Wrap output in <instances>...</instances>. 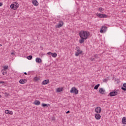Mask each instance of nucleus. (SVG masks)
Here are the masks:
<instances>
[{
  "mask_svg": "<svg viewBox=\"0 0 126 126\" xmlns=\"http://www.w3.org/2000/svg\"><path fill=\"white\" fill-rule=\"evenodd\" d=\"M89 32L87 31H81L79 32V36L81 39H87L88 36H89Z\"/></svg>",
  "mask_w": 126,
  "mask_h": 126,
  "instance_id": "nucleus-1",
  "label": "nucleus"
},
{
  "mask_svg": "<svg viewBox=\"0 0 126 126\" xmlns=\"http://www.w3.org/2000/svg\"><path fill=\"white\" fill-rule=\"evenodd\" d=\"M52 56L53 58H57V56H58V54L56 53H52Z\"/></svg>",
  "mask_w": 126,
  "mask_h": 126,
  "instance_id": "nucleus-21",
  "label": "nucleus"
},
{
  "mask_svg": "<svg viewBox=\"0 0 126 126\" xmlns=\"http://www.w3.org/2000/svg\"><path fill=\"white\" fill-rule=\"evenodd\" d=\"M0 98H1V95L0 94Z\"/></svg>",
  "mask_w": 126,
  "mask_h": 126,
  "instance_id": "nucleus-40",
  "label": "nucleus"
},
{
  "mask_svg": "<svg viewBox=\"0 0 126 126\" xmlns=\"http://www.w3.org/2000/svg\"><path fill=\"white\" fill-rule=\"evenodd\" d=\"M122 124L123 125H126V118L124 117L122 119Z\"/></svg>",
  "mask_w": 126,
  "mask_h": 126,
  "instance_id": "nucleus-13",
  "label": "nucleus"
},
{
  "mask_svg": "<svg viewBox=\"0 0 126 126\" xmlns=\"http://www.w3.org/2000/svg\"><path fill=\"white\" fill-rule=\"evenodd\" d=\"M19 7V4H18V3H16V4L15 5V10L17 9V8H18Z\"/></svg>",
  "mask_w": 126,
  "mask_h": 126,
  "instance_id": "nucleus-22",
  "label": "nucleus"
},
{
  "mask_svg": "<svg viewBox=\"0 0 126 126\" xmlns=\"http://www.w3.org/2000/svg\"><path fill=\"white\" fill-rule=\"evenodd\" d=\"M70 92V93H73L75 95H77L78 94V90L75 87H73L71 89Z\"/></svg>",
  "mask_w": 126,
  "mask_h": 126,
  "instance_id": "nucleus-3",
  "label": "nucleus"
},
{
  "mask_svg": "<svg viewBox=\"0 0 126 126\" xmlns=\"http://www.w3.org/2000/svg\"><path fill=\"white\" fill-rule=\"evenodd\" d=\"M24 74H25V75H27V72H24Z\"/></svg>",
  "mask_w": 126,
  "mask_h": 126,
  "instance_id": "nucleus-38",
  "label": "nucleus"
},
{
  "mask_svg": "<svg viewBox=\"0 0 126 126\" xmlns=\"http://www.w3.org/2000/svg\"><path fill=\"white\" fill-rule=\"evenodd\" d=\"M27 82V80L26 79H21L19 81V83L21 84H24V83H26Z\"/></svg>",
  "mask_w": 126,
  "mask_h": 126,
  "instance_id": "nucleus-9",
  "label": "nucleus"
},
{
  "mask_svg": "<svg viewBox=\"0 0 126 126\" xmlns=\"http://www.w3.org/2000/svg\"><path fill=\"white\" fill-rule=\"evenodd\" d=\"M123 87H125V88H126V83H124L123 84Z\"/></svg>",
  "mask_w": 126,
  "mask_h": 126,
  "instance_id": "nucleus-34",
  "label": "nucleus"
},
{
  "mask_svg": "<svg viewBox=\"0 0 126 126\" xmlns=\"http://www.w3.org/2000/svg\"><path fill=\"white\" fill-rule=\"evenodd\" d=\"M95 112H96V113H101L102 110L101 109V107H96V108H95Z\"/></svg>",
  "mask_w": 126,
  "mask_h": 126,
  "instance_id": "nucleus-8",
  "label": "nucleus"
},
{
  "mask_svg": "<svg viewBox=\"0 0 126 126\" xmlns=\"http://www.w3.org/2000/svg\"><path fill=\"white\" fill-rule=\"evenodd\" d=\"M2 5V3L1 2H0V6H1Z\"/></svg>",
  "mask_w": 126,
  "mask_h": 126,
  "instance_id": "nucleus-39",
  "label": "nucleus"
},
{
  "mask_svg": "<svg viewBox=\"0 0 126 126\" xmlns=\"http://www.w3.org/2000/svg\"><path fill=\"white\" fill-rule=\"evenodd\" d=\"M11 8L12 9H14V10H15V5L14 4H11L10 5Z\"/></svg>",
  "mask_w": 126,
  "mask_h": 126,
  "instance_id": "nucleus-17",
  "label": "nucleus"
},
{
  "mask_svg": "<svg viewBox=\"0 0 126 126\" xmlns=\"http://www.w3.org/2000/svg\"><path fill=\"white\" fill-rule=\"evenodd\" d=\"M32 3L33 5H35V6H37L39 5V3L36 0H33Z\"/></svg>",
  "mask_w": 126,
  "mask_h": 126,
  "instance_id": "nucleus-10",
  "label": "nucleus"
},
{
  "mask_svg": "<svg viewBox=\"0 0 126 126\" xmlns=\"http://www.w3.org/2000/svg\"><path fill=\"white\" fill-rule=\"evenodd\" d=\"M107 31V28L105 27H102L100 30V33H105Z\"/></svg>",
  "mask_w": 126,
  "mask_h": 126,
  "instance_id": "nucleus-5",
  "label": "nucleus"
},
{
  "mask_svg": "<svg viewBox=\"0 0 126 126\" xmlns=\"http://www.w3.org/2000/svg\"><path fill=\"white\" fill-rule=\"evenodd\" d=\"M4 83V82L3 81H0V84H3Z\"/></svg>",
  "mask_w": 126,
  "mask_h": 126,
  "instance_id": "nucleus-32",
  "label": "nucleus"
},
{
  "mask_svg": "<svg viewBox=\"0 0 126 126\" xmlns=\"http://www.w3.org/2000/svg\"><path fill=\"white\" fill-rule=\"evenodd\" d=\"M33 104L34 105H40V104H41V103L40 102V101H38V100H35Z\"/></svg>",
  "mask_w": 126,
  "mask_h": 126,
  "instance_id": "nucleus-15",
  "label": "nucleus"
},
{
  "mask_svg": "<svg viewBox=\"0 0 126 126\" xmlns=\"http://www.w3.org/2000/svg\"><path fill=\"white\" fill-rule=\"evenodd\" d=\"M13 114V112H12V111H9L8 115H12Z\"/></svg>",
  "mask_w": 126,
  "mask_h": 126,
  "instance_id": "nucleus-29",
  "label": "nucleus"
},
{
  "mask_svg": "<svg viewBox=\"0 0 126 126\" xmlns=\"http://www.w3.org/2000/svg\"><path fill=\"white\" fill-rule=\"evenodd\" d=\"M0 46H2V45H1V44H0Z\"/></svg>",
  "mask_w": 126,
  "mask_h": 126,
  "instance_id": "nucleus-42",
  "label": "nucleus"
},
{
  "mask_svg": "<svg viewBox=\"0 0 126 126\" xmlns=\"http://www.w3.org/2000/svg\"><path fill=\"white\" fill-rule=\"evenodd\" d=\"M27 58L28 60H32V58L33 57H32V56L30 55V56H28Z\"/></svg>",
  "mask_w": 126,
  "mask_h": 126,
  "instance_id": "nucleus-24",
  "label": "nucleus"
},
{
  "mask_svg": "<svg viewBox=\"0 0 126 126\" xmlns=\"http://www.w3.org/2000/svg\"><path fill=\"white\" fill-rule=\"evenodd\" d=\"M35 62L36 63H42V59L39 58H36L35 59Z\"/></svg>",
  "mask_w": 126,
  "mask_h": 126,
  "instance_id": "nucleus-11",
  "label": "nucleus"
},
{
  "mask_svg": "<svg viewBox=\"0 0 126 126\" xmlns=\"http://www.w3.org/2000/svg\"><path fill=\"white\" fill-rule=\"evenodd\" d=\"M63 25V22L62 21H60L59 22V24L56 25V28H60V27H62Z\"/></svg>",
  "mask_w": 126,
  "mask_h": 126,
  "instance_id": "nucleus-4",
  "label": "nucleus"
},
{
  "mask_svg": "<svg viewBox=\"0 0 126 126\" xmlns=\"http://www.w3.org/2000/svg\"><path fill=\"white\" fill-rule=\"evenodd\" d=\"M94 89H95V87H94Z\"/></svg>",
  "mask_w": 126,
  "mask_h": 126,
  "instance_id": "nucleus-43",
  "label": "nucleus"
},
{
  "mask_svg": "<svg viewBox=\"0 0 126 126\" xmlns=\"http://www.w3.org/2000/svg\"><path fill=\"white\" fill-rule=\"evenodd\" d=\"M70 113V112L69 111H67L66 112V114H69Z\"/></svg>",
  "mask_w": 126,
  "mask_h": 126,
  "instance_id": "nucleus-36",
  "label": "nucleus"
},
{
  "mask_svg": "<svg viewBox=\"0 0 126 126\" xmlns=\"http://www.w3.org/2000/svg\"><path fill=\"white\" fill-rule=\"evenodd\" d=\"M95 118L96 120H100L101 119V115L100 114H96Z\"/></svg>",
  "mask_w": 126,
  "mask_h": 126,
  "instance_id": "nucleus-14",
  "label": "nucleus"
},
{
  "mask_svg": "<svg viewBox=\"0 0 126 126\" xmlns=\"http://www.w3.org/2000/svg\"><path fill=\"white\" fill-rule=\"evenodd\" d=\"M81 54H82V51H80V50H77V52L75 54V56H76V57H78V56H79Z\"/></svg>",
  "mask_w": 126,
  "mask_h": 126,
  "instance_id": "nucleus-7",
  "label": "nucleus"
},
{
  "mask_svg": "<svg viewBox=\"0 0 126 126\" xmlns=\"http://www.w3.org/2000/svg\"><path fill=\"white\" fill-rule=\"evenodd\" d=\"M42 107H50V104L42 103Z\"/></svg>",
  "mask_w": 126,
  "mask_h": 126,
  "instance_id": "nucleus-20",
  "label": "nucleus"
},
{
  "mask_svg": "<svg viewBox=\"0 0 126 126\" xmlns=\"http://www.w3.org/2000/svg\"><path fill=\"white\" fill-rule=\"evenodd\" d=\"M96 16L99 17V18H103V14L96 13Z\"/></svg>",
  "mask_w": 126,
  "mask_h": 126,
  "instance_id": "nucleus-16",
  "label": "nucleus"
},
{
  "mask_svg": "<svg viewBox=\"0 0 126 126\" xmlns=\"http://www.w3.org/2000/svg\"><path fill=\"white\" fill-rule=\"evenodd\" d=\"M48 55H51L52 56V55H53V53H51V52H48L47 53Z\"/></svg>",
  "mask_w": 126,
  "mask_h": 126,
  "instance_id": "nucleus-31",
  "label": "nucleus"
},
{
  "mask_svg": "<svg viewBox=\"0 0 126 126\" xmlns=\"http://www.w3.org/2000/svg\"><path fill=\"white\" fill-rule=\"evenodd\" d=\"M121 89H122V90H124V91H126V88L122 87Z\"/></svg>",
  "mask_w": 126,
  "mask_h": 126,
  "instance_id": "nucleus-30",
  "label": "nucleus"
},
{
  "mask_svg": "<svg viewBox=\"0 0 126 126\" xmlns=\"http://www.w3.org/2000/svg\"><path fill=\"white\" fill-rule=\"evenodd\" d=\"M3 68H4V71L6 72V71H5V69H7L8 68V66H4L3 67Z\"/></svg>",
  "mask_w": 126,
  "mask_h": 126,
  "instance_id": "nucleus-26",
  "label": "nucleus"
},
{
  "mask_svg": "<svg viewBox=\"0 0 126 126\" xmlns=\"http://www.w3.org/2000/svg\"><path fill=\"white\" fill-rule=\"evenodd\" d=\"M119 90L113 91L110 93L109 95L111 97H113L114 96H116L119 94Z\"/></svg>",
  "mask_w": 126,
  "mask_h": 126,
  "instance_id": "nucleus-2",
  "label": "nucleus"
},
{
  "mask_svg": "<svg viewBox=\"0 0 126 126\" xmlns=\"http://www.w3.org/2000/svg\"><path fill=\"white\" fill-rule=\"evenodd\" d=\"M76 49L77 50H80V49L79 48V47H78V46L76 47Z\"/></svg>",
  "mask_w": 126,
  "mask_h": 126,
  "instance_id": "nucleus-33",
  "label": "nucleus"
},
{
  "mask_svg": "<svg viewBox=\"0 0 126 126\" xmlns=\"http://www.w3.org/2000/svg\"><path fill=\"white\" fill-rule=\"evenodd\" d=\"M105 90L103 88H100L99 90V92L100 94H104L105 93Z\"/></svg>",
  "mask_w": 126,
  "mask_h": 126,
  "instance_id": "nucleus-12",
  "label": "nucleus"
},
{
  "mask_svg": "<svg viewBox=\"0 0 126 126\" xmlns=\"http://www.w3.org/2000/svg\"><path fill=\"white\" fill-rule=\"evenodd\" d=\"M99 86H100V84H98L97 85L95 86V89L97 90L98 88H99Z\"/></svg>",
  "mask_w": 126,
  "mask_h": 126,
  "instance_id": "nucleus-25",
  "label": "nucleus"
},
{
  "mask_svg": "<svg viewBox=\"0 0 126 126\" xmlns=\"http://www.w3.org/2000/svg\"><path fill=\"white\" fill-rule=\"evenodd\" d=\"M34 79L35 81H38V79L36 77H35Z\"/></svg>",
  "mask_w": 126,
  "mask_h": 126,
  "instance_id": "nucleus-35",
  "label": "nucleus"
},
{
  "mask_svg": "<svg viewBox=\"0 0 126 126\" xmlns=\"http://www.w3.org/2000/svg\"><path fill=\"white\" fill-rule=\"evenodd\" d=\"M63 88H59L57 89V92H62L63 91Z\"/></svg>",
  "mask_w": 126,
  "mask_h": 126,
  "instance_id": "nucleus-18",
  "label": "nucleus"
},
{
  "mask_svg": "<svg viewBox=\"0 0 126 126\" xmlns=\"http://www.w3.org/2000/svg\"><path fill=\"white\" fill-rule=\"evenodd\" d=\"M98 10L100 11V12H102V11H104V8L100 7L99 8Z\"/></svg>",
  "mask_w": 126,
  "mask_h": 126,
  "instance_id": "nucleus-23",
  "label": "nucleus"
},
{
  "mask_svg": "<svg viewBox=\"0 0 126 126\" xmlns=\"http://www.w3.org/2000/svg\"><path fill=\"white\" fill-rule=\"evenodd\" d=\"M108 16L106 14H103L102 18H107Z\"/></svg>",
  "mask_w": 126,
  "mask_h": 126,
  "instance_id": "nucleus-28",
  "label": "nucleus"
},
{
  "mask_svg": "<svg viewBox=\"0 0 126 126\" xmlns=\"http://www.w3.org/2000/svg\"><path fill=\"white\" fill-rule=\"evenodd\" d=\"M5 114H7V115H8V114H9V110H5Z\"/></svg>",
  "mask_w": 126,
  "mask_h": 126,
  "instance_id": "nucleus-27",
  "label": "nucleus"
},
{
  "mask_svg": "<svg viewBox=\"0 0 126 126\" xmlns=\"http://www.w3.org/2000/svg\"><path fill=\"white\" fill-rule=\"evenodd\" d=\"M2 74L4 75V72H2Z\"/></svg>",
  "mask_w": 126,
  "mask_h": 126,
  "instance_id": "nucleus-41",
  "label": "nucleus"
},
{
  "mask_svg": "<svg viewBox=\"0 0 126 126\" xmlns=\"http://www.w3.org/2000/svg\"><path fill=\"white\" fill-rule=\"evenodd\" d=\"M84 40H86V39H83V38H81L79 40V42L80 44H82L83 42H84Z\"/></svg>",
  "mask_w": 126,
  "mask_h": 126,
  "instance_id": "nucleus-19",
  "label": "nucleus"
},
{
  "mask_svg": "<svg viewBox=\"0 0 126 126\" xmlns=\"http://www.w3.org/2000/svg\"><path fill=\"white\" fill-rule=\"evenodd\" d=\"M11 55H12V56H14V53H13V52H12L11 53Z\"/></svg>",
  "mask_w": 126,
  "mask_h": 126,
  "instance_id": "nucleus-37",
  "label": "nucleus"
},
{
  "mask_svg": "<svg viewBox=\"0 0 126 126\" xmlns=\"http://www.w3.org/2000/svg\"><path fill=\"white\" fill-rule=\"evenodd\" d=\"M50 82V80L49 79L45 80L41 83L42 85H46V84H48Z\"/></svg>",
  "mask_w": 126,
  "mask_h": 126,
  "instance_id": "nucleus-6",
  "label": "nucleus"
}]
</instances>
